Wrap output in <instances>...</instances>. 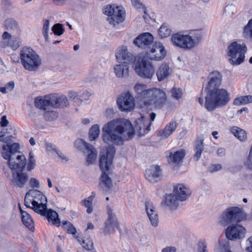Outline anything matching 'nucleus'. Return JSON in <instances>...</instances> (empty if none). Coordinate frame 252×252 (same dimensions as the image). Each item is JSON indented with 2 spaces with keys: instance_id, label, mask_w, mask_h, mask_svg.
Listing matches in <instances>:
<instances>
[{
  "instance_id": "obj_36",
  "label": "nucleus",
  "mask_w": 252,
  "mask_h": 252,
  "mask_svg": "<svg viewBox=\"0 0 252 252\" xmlns=\"http://www.w3.org/2000/svg\"><path fill=\"white\" fill-rule=\"evenodd\" d=\"M99 186L105 191L109 190L112 186L111 179L105 172H102L100 179Z\"/></svg>"
},
{
  "instance_id": "obj_24",
  "label": "nucleus",
  "mask_w": 252,
  "mask_h": 252,
  "mask_svg": "<svg viewBox=\"0 0 252 252\" xmlns=\"http://www.w3.org/2000/svg\"><path fill=\"white\" fill-rule=\"evenodd\" d=\"M160 174L159 166L152 165L145 171V178L150 182H157Z\"/></svg>"
},
{
  "instance_id": "obj_30",
  "label": "nucleus",
  "mask_w": 252,
  "mask_h": 252,
  "mask_svg": "<svg viewBox=\"0 0 252 252\" xmlns=\"http://www.w3.org/2000/svg\"><path fill=\"white\" fill-rule=\"evenodd\" d=\"M172 72V69L166 63H162L157 71L156 75L158 81H162L168 77Z\"/></svg>"
},
{
  "instance_id": "obj_51",
  "label": "nucleus",
  "mask_w": 252,
  "mask_h": 252,
  "mask_svg": "<svg viewBox=\"0 0 252 252\" xmlns=\"http://www.w3.org/2000/svg\"><path fill=\"white\" fill-rule=\"evenodd\" d=\"M14 87V83L13 81H10L7 83L4 87H0V92L5 94L13 90Z\"/></svg>"
},
{
  "instance_id": "obj_45",
  "label": "nucleus",
  "mask_w": 252,
  "mask_h": 252,
  "mask_svg": "<svg viewBox=\"0 0 252 252\" xmlns=\"http://www.w3.org/2000/svg\"><path fill=\"white\" fill-rule=\"evenodd\" d=\"M75 147L79 149L80 151H87L88 150V148L90 146H92V145H90L87 143L85 141H84L82 139H77L75 142Z\"/></svg>"
},
{
  "instance_id": "obj_27",
  "label": "nucleus",
  "mask_w": 252,
  "mask_h": 252,
  "mask_svg": "<svg viewBox=\"0 0 252 252\" xmlns=\"http://www.w3.org/2000/svg\"><path fill=\"white\" fill-rule=\"evenodd\" d=\"M177 126V123L176 121H172L166 125L164 128L159 130L157 134L162 139H166L173 133Z\"/></svg>"
},
{
  "instance_id": "obj_1",
  "label": "nucleus",
  "mask_w": 252,
  "mask_h": 252,
  "mask_svg": "<svg viewBox=\"0 0 252 252\" xmlns=\"http://www.w3.org/2000/svg\"><path fill=\"white\" fill-rule=\"evenodd\" d=\"M208 79V82L204 88L206 92L205 102L204 103L203 96L199 97L198 100L201 105L204 104L208 111H212L218 106L226 105L230 97L226 90L219 88L222 81V75L220 72L212 71L209 74Z\"/></svg>"
},
{
  "instance_id": "obj_62",
  "label": "nucleus",
  "mask_w": 252,
  "mask_h": 252,
  "mask_svg": "<svg viewBox=\"0 0 252 252\" xmlns=\"http://www.w3.org/2000/svg\"><path fill=\"white\" fill-rule=\"evenodd\" d=\"M217 252H232L227 246L221 245L220 244L217 250Z\"/></svg>"
},
{
  "instance_id": "obj_17",
  "label": "nucleus",
  "mask_w": 252,
  "mask_h": 252,
  "mask_svg": "<svg viewBox=\"0 0 252 252\" xmlns=\"http://www.w3.org/2000/svg\"><path fill=\"white\" fill-rule=\"evenodd\" d=\"M154 40V37L149 32H145L140 34L133 40V44L139 48L146 49L149 48Z\"/></svg>"
},
{
  "instance_id": "obj_21",
  "label": "nucleus",
  "mask_w": 252,
  "mask_h": 252,
  "mask_svg": "<svg viewBox=\"0 0 252 252\" xmlns=\"http://www.w3.org/2000/svg\"><path fill=\"white\" fill-rule=\"evenodd\" d=\"M173 192L180 201L186 200L191 194L189 189L183 184L175 185L173 187Z\"/></svg>"
},
{
  "instance_id": "obj_43",
  "label": "nucleus",
  "mask_w": 252,
  "mask_h": 252,
  "mask_svg": "<svg viewBox=\"0 0 252 252\" xmlns=\"http://www.w3.org/2000/svg\"><path fill=\"white\" fill-rule=\"evenodd\" d=\"M171 33V30L169 26L166 24H163L158 30V34L161 38L169 36Z\"/></svg>"
},
{
  "instance_id": "obj_31",
  "label": "nucleus",
  "mask_w": 252,
  "mask_h": 252,
  "mask_svg": "<svg viewBox=\"0 0 252 252\" xmlns=\"http://www.w3.org/2000/svg\"><path fill=\"white\" fill-rule=\"evenodd\" d=\"M45 212L46 214L43 216H46L49 222L52 225H54L57 226H59L61 223V221L58 218V213L52 209L48 210L47 209Z\"/></svg>"
},
{
  "instance_id": "obj_42",
  "label": "nucleus",
  "mask_w": 252,
  "mask_h": 252,
  "mask_svg": "<svg viewBox=\"0 0 252 252\" xmlns=\"http://www.w3.org/2000/svg\"><path fill=\"white\" fill-rule=\"evenodd\" d=\"M95 193L92 192V195L81 202V204L85 206L87 208V212L89 214L93 212L92 202L95 197Z\"/></svg>"
},
{
  "instance_id": "obj_10",
  "label": "nucleus",
  "mask_w": 252,
  "mask_h": 252,
  "mask_svg": "<svg viewBox=\"0 0 252 252\" xmlns=\"http://www.w3.org/2000/svg\"><path fill=\"white\" fill-rule=\"evenodd\" d=\"M167 99V95L164 90L157 88H151L145 105L160 108L165 104Z\"/></svg>"
},
{
  "instance_id": "obj_53",
  "label": "nucleus",
  "mask_w": 252,
  "mask_h": 252,
  "mask_svg": "<svg viewBox=\"0 0 252 252\" xmlns=\"http://www.w3.org/2000/svg\"><path fill=\"white\" fill-rule=\"evenodd\" d=\"M83 247L87 250H91L93 248L94 243L90 238L82 240Z\"/></svg>"
},
{
  "instance_id": "obj_39",
  "label": "nucleus",
  "mask_w": 252,
  "mask_h": 252,
  "mask_svg": "<svg viewBox=\"0 0 252 252\" xmlns=\"http://www.w3.org/2000/svg\"><path fill=\"white\" fill-rule=\"evenodd\" d=\"M204 139L202 137H198L196 141L195 145V153L194 155L193 158L195 160L197 161L200 158L202 152L203 151Z\"/></svg>"
},
{
  "instance_id": "obj_55",
  "label": "nucleus",
  "mask_w": 252,
  "mask_h": 252,
  "mask_svg": "<svg viewBox=\"0 0 252 252\" xmlns=\"http://www.w3.org/2000/svg\"><path fill=\"white\" fill-rule=\"evenodd\" d=\"M107 215H108V219L109 220H117L116 215L114 212V210L113 208L108 206L107 207Z\"/></svg>"
},
{
  "instance_id": "obj_9",
  "label": "nucleus",
  "mask_w": 252,
  "mask_h": 252,
  "mask_svg": "<svg viewBox=\"0 0 252 252\" xmlns=\"http://www.w3.org/2000/svg\"><path fill=\"white\" fill-rule=\"evenodd\" d=\"M103 13L108 16L107 21L113 26L118 25L124 22L125 19V12L121 6L107 5L103 9Z\"/></svg>"
},
{
  "instance_id": "obj_50",
  "label": "nucleus",
  "mask_w": 252,
  "mask_h": 252,
  "mask_svg": "<svg viewBox=\"0 0 252 252\" xmlns=\"http://www.w3.org/2000/svg\"><path fill=\"white\" fill-rule=\"evenodd\" d=\"M171 96L175 99L178 100L182 97L183 92L181 89L173 87L170 91Z\"/></svg>"
},
{
  "instance_id": "obj_35",
  "label": "nucleus",
  "mask_w": 252,
  "mask_h": 252,
  "mask_svg": "<svg viewBox=\"0 0 252 252\" xmlns=\"http://www.w3.org/2000/svg\"><path fill=\"white\" fill-rule=\"evenodd\" d=\"M4 27L6 30L10 32L19 33L20 29L17 22L13 19H8L5 20Z\"/></svg>"
},
{
  "instance_id": "obj_38",
  "label": "nucleus",
  "mask_w": 252,
  "mask_h": 252,
  "mask_svg": "<svg viewBox=\"0 0 252 252\" xmlns=\"http://www.w3.org/2000/svg\"><path fill=\"white\" fill-rule=\"evenodd\" d=\"M179 201L174 193L167 195L165 198V203L169 206L171 209L177 208L179 205Z\"/></svg>"
},
{
  "instance_id": "obj_20",
  "label": "nucleus",
  "mask_w": 252,
  "mask_h": 252,
  "mask_svg": "<svg viewBox=\"0 0 252 252\" xmlns=\"http://www.w3.org/2000/svg\"><path fill=\"white\" fill-rule=\"evenodd\" d=\"M145 205L146 213L151 225L156 227L158 224V217L155 206L152 202L149 200L145 202Z\"/></svg>"
},
{
  "instance_id": "obj_47",
  "label": "nucleus",
  "mask_w": 252,
  "mask_h": 252,
  "mask_svg": "<svg viewBox=\"0 0 252 252\" xmlns=\"http://www.w3.org/2000/svg\"><path fill=\"white\" fill-rule=\"evenodd\" d=\"M63 227L68 233L72 234L73 236L76 237V229L70 222L66 221H63Z\"/></svg>"
},
{
  "instance_id": "obj_61",
  "label": "nucleus",
  "mask_w": 252,
  "mask_h": 252,
  "mask_svg": "<svg viewBox=\"0 0 252 252\" xmlns=\"http://www.w3.org/2000/svg\"><path fill=\"white\" fill-rule=\"evenodd\" d=\"M222 166L220 164H213L209 167V170L211 172H214L220 170Z\"/></svg>"
},
{
  "instance_id": "obj_12",
  "label": "nucleus",
  "mask_w": 252,
  "mask_h": 252,
  "mask_svg": "<svg viewBox=\"0 0 252 252\" xmlns=\"http://www.w3.org/2000/svg\"><path fill=\"white\" fill-rule=\"evenodd\" d=\"M117 103L121 111L130 112L134 108V98L129 92L122 94L117 98Z\"/></svg>"
},
{
  "instance_id": "obj_28",
  "label": "nucleus",
  "mask_w": 252,
  "mask_h": 252,
  "mask_svg": "<svg viewBox=\"0 0 252 252\" xmlns=\"http://www.w3.org/2000/svg\"><path fill=\"white\" fill-rule=\"evenodd\" d=\"M3 39H9L8 45L13 50L18 49L21 45L22 41L19 36H11L7 32H5L2 35Z\"/></svg>"
},
{
  "instance_id": "obj_3",
  "label": "nucleus",
  "mask_w": 252,
  "mask_h": 252,
  "mask_svg": "<svg viewBox=\"0 0 252 252\" xmlns=\"http://www.w3.org/2000/svg\"><path fill=\"white\" fill-rule=\"evenodd\" d=\"M14 131V128L10 127L3 128L0 133V141L6 143L2 146V156L8 159L9 168L12 171L23 170L26 164L27 160L25 156L19 151V145L12 142L15 137L11 135Z\"/></svg>"
},
{
  "instance_id": "obj_13",
  "label": "nucleus",
  "mask_w": 252,
  "mask_h": 252,
  "mask_svg": "<svg viewBox=\"0 0 252 252\" xmlns=\"http://www.w3.org/2000/svg\"><path fill=\"white\" fill-rule=\"evenodd\" d=\"M246 233V228L238 224L230 225L225 230L226 238L230 240L241 239L245 237Z\"/></svg>"
},
{
  "instance_id": "obj_48",
  "label": "nucleus",
  "mask_w": 252,
  "mask_h": 252,
  "mask_svg": "<svg viewBox=\"0 0 252 252\" xmlns=\"http://www.w3.org/2000/svg\"><path fill=\"white\" fill-rule=\"evenodd\" d=\"M45 119L47 121H51L57 119L58 113L53 110H46L43 115Z\"/></svg>"
},
{
  "instance_id": "obj_7",
  "label": "nucleus",
  "mask_w": 252,
  "mask_h": 252,
  "mask_svg": "<svg viewBox=\"0 0 252 252\" xmlns=\"http://www.w3.org/2000/svg\"><path fill=\"white\" fill-rule=\"evenodd\" d=\"M133 68L136 74L143 79H151L155 73L152 63L145 57L139 58L134 63Z\"/></svg>"
},
{
  "instance_id": "obj_23",
  "label": "nucleus",
  "mask_w": 252,
  "mask_h": 252,
  "mask_svg": "<svg viewBox=\"0 0 252 252\" xmlns=\"http://www.w3.org/2000/svg\"><path fill=\"white\" fill-rule=\"evenodd\" d=\"M134 90L137 97L141 99L145 105L151 91V88H148L145 84L137 83L135 85Z\"/></svg>"
},
{
  "instance_id": "obj_6",
  "label": "nucleus",
  "mask_w": 252,
  "mask_h": 252,
  "mask_svg": "<svg viewBox=\"0 0 252 252\" xmlns=\"http://www.w3.org/2000/svg\"><path fill=\"white\" fill-rule=\"evenodd\" d=\"M246 213L243 210L237 207H233L226 209L219 219V223L226 226L229 223L240 222L246 219Z\"/></svg>"
},
{
  "instance_id": "obj_46",
  "label": "nucleus",
  "mask_w": 252,
  "mask_h": 252,
  "mask_svg": "<svg viewBox=\"0 0 252 252\" xmlns=\"http://www.w3.org/2000/svg\"><path fill=\"white\" fill-rule=\"evenodd\" d=\"M50 21L46 19L44 20V23L42 29V32L45 38L46 42H49L48 32L49 31Z\"/></svg>"
},
{
  "instance_id": "obj_44",
  "label": "nucleus",
  "mask_w": 252,
  "mask_h": 252,
  "mask_svg": "<svg viewBox=\"0 0 252 252\" xmlns=\"http://www.w3.org/2000/svg\"><path fill=\"white\" fill-rule=\"evenodd\" d=\"M100 134L99 126L98 125H93L89 131V139L91 141L95 140Z\"/></svg>"
},
{
  "instance_id": "obj_63",
  "label": "nucleus",
  "mask_w": 252,
  "mask_h": 252,
  "mask_svg": "<svg viewBox=\"0 0 252 252\" xmlns=\"http://www.w3.org/2000/svg\"><path fill=\"white\" fill-rule=\"evenodd\" d=\"M46 147L48 151L54 152V153H55L58 149V148L55 145L49 143L46 144Z\"/></svg>"
},
{
  "instance_id": "obj_32",
  "label": "nucleus",
  "mask_w": 252,
  "mask_h": 252,
  "mask_svg": "<svg viewBox=\"0 0 252 252\" xmlns=\"http://www.w3.org/2000/svg\"><path fill=\"white\" fill-rule=\"evenodd\" d=\"M21 219L23 223L29 228V230L33 231L34 229L33 221L30 215L25 211L20 208Z\"/></svg>"
},
{
  "instance_id": "obj_26",
  "label": "nucleus",
  "mask_w": 252,
  "mask_h": 252,
  "mask_svg": "<svg viewBox=\"0 0 252 252\" xmlns=\"http://www.w3.org/2000/svg\"><path fill=\"white\" fill-rule=\"evenodd\" d=\"M136 129L139 130L140 136L144 135L150 130L151 123L144 116H141L140 119L136 121Z\"/></svg>"
},
{
  "instance_id": "obj_52",
  "label": "nucleus",
  "mask_w": 252,
  "mask_h": 252,
  "mask_svg": "<svg viewBox=\"0 0 252 252\" xmlns=\"http://www.w3.org/2000/svg\"><path fill=\"white\" fill-rule=\"evenodd\" d=\"M30 158L27 165V170L31 171L32 170L35 166V160L34 158L33 155L32 153H30Z\"/></svg>"
},
{
  "instance_id": "obj_5",
  "label": "nucleus",
  "mask_w": 252,
  "mask_h": 252,
  "mask_svg": "<svg viewBox=\"0 0 252 252\" xmlns=\"http://www.w3.org/2000/svg\"><path fill=\"white\" fill-rule=\"evenodd\" d=\"M20 59L24 67L29 71L37 69L41 63L38 55L31 47H23L20 51Z\"/></svg>"
},
{
  "instance_id": "obj_14",
  "label": "nucleus",
  "mask_w": 252,
  "mask_h": 252,
  "mask_svg": "<svg viewBox=\"0 0 252 252\" xmlns=\"http://www.w3.org/2000/svg\"><path fill=\"white\" fill-rule=\"evenodd\" d=\"M116 58L119 63L125 64H130L135 61V57L128 51L125 45L119 47L116 53Z\"/></svg>"
},
{
  "instance_id": "obj_56",
  "label": "nucleus",
  "mask_w": 252,
  "mask_h": 252,
  "mask_svg": "<svg viewBox=\"0 0 252 252\" xmlns=\"http://www.w3.org/2000/svg\"><path fill=\"white\" fill-rule=\"evenodd\" d=\"M30 186L32 188L39 189L40 188V184L39 181L34 178H32L29 182Z\"/></svg>"
},
{
  "instance_id": "obj_22",
  "label": "nucleus",
  "mask_w": 252,
  "mask_h": 252,
  "mask_svg": "<svg viewBox=\"0 0 252 252\" xmlns=\"http://www.w3.org/2000/svg\"><path fill=\"white\" fill-rule=\"evenodd\" d=\"M185 154L183 149L170 152L168 156V163L174 167L176 166L182 161Z\"/></svg>"
},
{
  "instance_id": "obj_8",
  "label": "nucleus",
  "mask_w": 252,
  "mask_h": 252,
  "mask_svg": "<svg viewBox=\"0 0 252 252\" xmlns=\"http://www.w3.org/2000/svg\"><path fill=\"white\" fill-rule=\"evenodd\" d=\"M247 50L245 43L240 44L237 41L233 42L228 47V56L230 57L229 62L235 65H238L243 62L245 54Z\"/></svg>"
},
{
  "instance_id": "obj_57",
  "label": "nucleus",
  "mask_w": 252,
  "mask_h": 252,
  "mask_svg": "<svg viewBox=\"0 0 252 252\" xmlns=\"http://www.w3.org/2000/svg\"><path fill=\"white\" fill-rule=\"evenodd\" d=\"M245 247L246 252H252V236L249 237L245 242Z\"/></svg>"
},
{
  "instance_id": "obj_40",
  "label": "nucleus",
  "mask_w": 252,
  "mask_h": 252,
  "mask_svg": "<svg viewBox=\"0 0 252 252\" xmlns=\"http://www.w3.org/2000/svg\"><path fill=\"white\" fill-rule=\"evenodd\" d=\"M84 153L87 154L86 161L89 164H93L96 160L97 157V152L93 146H90L88 148L87 151H84Z\"/></svg>"
},
{
  "instance_id": "obj_25",
  "label": "nucleus",
  "mask_w": 252,
  "mask_h": 252,
  "mask_svg": "<svg viewBox=\"0 0 252 252\" xmlns=\"http://www.w3.org/2000/svg\"><path fill=\"white\" fill-rule=\"evenodd\" d=\"M188 35L189 43L191 49L198 45L202 41L203 32L201 30H196L190 31Z\"/></svg>"
},
{
  "instance_id": "obj_16",
  "label": "nucleus",
  "mask_w": 252,
  "mask_h": 252,
  "mask_svg": "<svg viewBox=\"0 0 252 252\" xmlns=\"http://www.w3.org/2000/svg\"><path fill=\"white\" fill-rule=\"evenodd\" d=\"M171 43L176 47L186 50H190V46L188 34L176 33L172 35L170 39Z\"/></svg>"
},
{
  "instance_id": "obj_19",
  "label": "nucleus",
  "mask_w": 252,
  "mask_h": 252,
  "mask_svg": "<svg viewBox=\"0 0 252 252\" xmlns=\"http://www.w3.org/2000/svg\"><path fill=\"white\" fill-rule=\"evenodd\" d=\"M51 106L54 108H64L69 105L67 97L63 94H52L49 95Z\"/></svg>"
},
{
  "instance_id": "obj_54",
  "label": "nucleus",
  "mask_w": 252,
  "mask_h": 252,
  "mask_svg": "<svg viewBox=\"0 0 252 252\" xmlns=\"http://www.w3.org/2000/svg\"><path fill=\"white\" fill-rule=\"evenodd\" d=\"M233 104L237 106L247 104L245 96H241L236 98L233 101Z\"/></svg>"
},
{
  "instance_id": "obj_11",
  "label": "nucleus",
  "mask_w": 252,
  "mask_h": 252,
  "mask_svg": "<svg viewBox=\"0 0 252 252\" xmlns=\"http://www.w3.org/2000/svg\"><path fill=\"white\" fill-rule=\"evenodd\" d=\"M115 149L114 147H109L106 150L100 152L99 158V166L102 172L109 170L110 166L112 163Z\"/></svg>"
},
{
  "instance_id": "obj_29",
  "label": "nucleus",
  "mask_w": 252,
  "mask_h": 252,
  "mask_svg": "<svg viewBox=\"0 0 252 252\" xmlns=\"http://www.w3.org/2000/svg\"><path fill=\"white\" fill-rule=\"evenodd\" d=\"M128 64L120 63L114 66L115 75L119 78H126L129 76V66Z\"/></svg>"
},
{
  "instance_id": "obj_41",
  "label": "nucleus",
  "mask_w": 252,
  "mask_h": 252,
  "mask_svg": "<svg viewBox=\"0 0 252 252\" xmlns=\"http://www.w3.org/2000/svg\"><path fill=\"white\" fill-rule=\"evenodd\" d=\"M242 34L244 38L252 40V18L243 27Z\"/></svg>"
},
{
  "instance_id": "obj_58",
  "label": "nucleus",
  "mask_w": 252,
  "mask_h": 252,
  "mask_svg": "<svg viewBox=\"0 0 252 252\" xmlns=\"http://www.w3.org/2000/svg\"><path fill=\"white\" fill-rule=\"evenodd\" d=\"M68 96H69V98L73 100L75 102H78V103H80L81 101L80 100V98L78 97L77 93L75 92H73V91L69 92L68 93Z\"/></svg>"
},
{
  "instance_id": "obj_59",
  "label": "nucleus",
  "mask_w": 252,
  "mask_h": 252,
  "mask_svg": "<svg viewBox=\"0 0 252 252\" xmlns=\"http://www.w3.org/2000/svg\"><path fill=\"white\" fill-rule=\"evenodd\" d=\"M207 245L204 241H200L198 244V251L199 252H208L206 249Z\"/></svg>"
},
{
  "instance_id": "obj_37",
  "label": "nucleus",
  "mask_w": 252,
  "mask_h": 252,
  "mask_svg": "<svg viewBox=\"0 0 252 252\" xmlns=\"http://www.w3.org/2000/svg\"><path fill=\"white\" fill-rule=\"evenodd\" d=\"M230 131L241 141H245L247 138L246 131L239 127L234 126L231 127Z\"/></svg>"
},
{
  "instance_id": "obj_18",
  "label": "nucleus",
  "mask_w": 252,
  "mask_h": 252,
  "mask_svg": "<svg viewBox=\"0 0 252 252\" xmlns=\"http://www.w3.org/2000/svg\"><path fill=\"white\" fill-rule=\"evenodd\" d=\"M150 58L155 61H160L166 55V51L163 44L160 42H156L150 50Z\"/></svg>"
},
{
  "instance_id": "obj_15",
  "label": "nucleus",
  "mask_w": 252,
  "mask_h": 252,
  "mask_svg": "<svg viewBox=\"0 0 252 252\" xmlns=\"http://www.w3.org/2000/svg\"><path fill=\"white\" fill-rule=\"evenodd\" d=\"M23 170L12 171V176L10 179L11 185L20 188L25 187L28 181L29 176L26 173L23 172Z\"/></svg>"
},
{
  "instance_id": "obj_64",
  "label": "nucleus",
  "mask_w": 252,
  "mask_h": 252,
  "mask_svg": "<svg viewBox=\"0 0 252 252\" xmlns=\"http://www.w3.org/2000/svg\"><path fill=\"white\" fill-rule=\"evenodd\" d=\"M245 165L250 169L252 170V158H248L245 162Z\"/></svg>"
},
{
  "instance_id": "obj_33",
  "label": "nucleus",
  "mask_w": 252,
  "mask_h": 252,
  "mask_svg": "<svg viewBox=\"0 0 252 252\" xmlns=\"http://www.w3.org/2000/svg\"><path fill=\"white\" fill-rule=\"evenodd\" d=\"M117 229H119V223L117 220H107L103 230L105 235H108L114 232Z\"/></svg>"
},
{
  "instance_id": "obj_60",
  "label": "nucleus",
  "mask_w": 252,
  "mask_h": 252,
  "mask_svg": "<svg viewBox=\"0 0 252 252\" xmlns=\"http://www.w3.org/2000/svg\"><path fill=\"white\" fill-rule=\"evenodd\" d=\"M132 5L136 8H142L145 13V7L139 0H131Z\"/></svg>"
},
{
  "instance_id": "obj_34",
  "label": "nucleus",
  "mask_w": 252,
  "mask_h": 252,
  "mask_svg": "<svg viewBox=\"0 0 252 252\" xmlns=\"http://www.w3.org/2000/svg\"><path fill=\"white\" fill-rule=\"evenodd\" d=\"M34 102L37 108L42 109L45 111L48 110L49 107L51 106L49 95L46 96L43 99L36 98Z\"/></svg>"
},
{
  "instance_id": "obj_49",
  "label": "nucleus",
  "mask_w": 252,
  "mask_h": 252,
  "mask_svg": "<svg viewBox=\"0 0 252 252\" xmlns=\"http://www.w3.org/2000/svg\"><path fill=\"white\" fill-rule=\"evenodd\" d=\"M52 31L55 35L60 36L63 33L64 29L62 24L58 23L52 27Z\"/></svg>"
},
{
  "instance_id": "obj_4",
  "label": "nucleus",
  "mask_w": 252,
  "mask_h": 252,
  "mask_svg": "<svg viewBox=\"0 0 252 252\" xmlns=\"http://www.w3.org/2000/svg\"><path fill=\"white\" fill-rule=\"evenodd\" d=\"M25 205L32 209L35 213L44 215L47 210V199L40 191L37 189H30L25 197Z\"/></svg>"
},
{
  "instance_id": "obj_2",
  "label": "nucleus",
  "mask_w": 252,
  "mask_h": 252,
  "mask_svg": "<svg viewBox=\"0 0 252 252\" xmlns=\"http://www.w3.org/2000/svg\"><path fill=\"white\" fill-rule=\"evenodd\" d=\"M134 130L130 122L126 119L112 120L105 124L102 128V138L109 145H119L131 139Z\"/></svg>"
}]
</instances>
